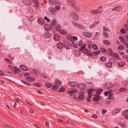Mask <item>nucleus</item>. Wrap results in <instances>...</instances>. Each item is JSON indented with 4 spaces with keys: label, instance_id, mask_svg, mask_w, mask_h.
Returning <instances> with one entry per match:
<instances>
[{
    "label": "nucleus",
    "instance_id": "56",
    "mask_svg": "<svg viewBox=\"0 0 128 128\" xmlns=\"http://www.w3.org/2000/svg\"><path fill=\"white\" fill-rule=\"evenodd\" d=\"M50 4L52 5L54 3V0H48Z\"/></svg>",
    "mask_w": 128,
    "mask_h": 128
},
{
    "label": "nucleus",
    "instance_id": "27",
    "mask_svg": "<svg viewBox=\"0 0 128 128\" xmlns=\"http://www.w3.org/2000/svg\"><path fill=\"white\" fill-rule=\"evenodd\" d=\"M14 73H18L20 72V70L18 69L16 67L14 66Z\"/></svg>",
    "mask_w": 128,
    "mask_h": 128
},
{
    "label": "nucleus",
    "instance_id": "16",
    "mask_svg": "<svg viewBox=\"0 0 128 128\" xmlns=\"http://www.w3.org/2000/svg\"><path fill=\"white\" fill-rule=\"evenodd\" d=\"M38 22L40 24H44V22L42 18H38Z\"/></svg>",
    "mask_w": 128,
    "mask_h": 128
},
{
    "label": "nucleus",
    "instance_id": "44",
    "mask_svg": "<svg viewBox=\"0 0 128 128\" xmlns=\"http://www.w3.org/2000/svg\"><path fill=\"white\" fill-rule=\"evenodd\" d=\"M100 60L104 62L106 60V58L104 56H102L100 57Z\"/></svg>",
    "mask_w": 128,
    "mask_h": 128
},
{
    "label": "nucleus",
    "instance_id": "49",
    "mask_svg": "<svg viewBox=\"0 0 128 128\" xmlns=\"http://www.w3.org/2000/svg\"><path fill=\"white\" fill-rule=\"evenodd\" d=\"M128 110H124L122 112V114L123 116H126V112H128Z\"/></svg>",
    "mask_w": 128,
    "mask_h": 128
},
{
    "label": "nucleus",
    "instance_id": "29",
    "mask_svg": "<svg viewBox=\"0 0 128 128\" xmlns=\"http://www.w3.org/2000/svg\"><path fill=\"white\" fill-rule=\"evenodd\" d=\"M105 65L106 66L109 68H110L112 66V63L111 62L106 63L105 64Z\"/></svg>",
    "mask_w": 128,
    "mask_h": 128
},
{
    "label": "nucleus",
    "instance_id": "52",
    "mask_svg": "<svg viewBox=\"0 0 128 128\" xmlns=\"http://www.w3.org/2000/svg\"><path fill=\"white\" fill-rule=\"evenodd\" d=\"M119 124L121 126H122L123 127L126 128V125L124 124L123 123H122V122H120L119 123Z\"/></svg>",
    "mask_w": 128,
    "mask_h": 128
},
{
    "label": "nucleus",
    "instance_id": "20",
    "mask_svg": "<svg viewBox=\"0 0 128 128\" xmlns=\"http://www.w3.org/2000/svg\"><path fill=\"white\" fill-rule=\"evenodd\" d=\"M55 28L57 31L58 32H60L61 30L60 26L59 24L56 26L55 27Z\"/></svg>",
    "mask_w": 128,
    "mask_h": 128
},
{
    "label": "nucleus",
    "instance_id": "60",
    "mask_svg": "<svg viewBox=\"0 0 128 128\" xmlns=\"http://www.w3.org/2000/svg\"><path fill=\"white\" fill-rule=\"evenodd\" d=\"M102 52H106V49L104 48H102L100 50Z\"/></svg>",
    "mask_w": 128,
    "mask_h": 128
},
{
    "label": "nucleus",
    "instance_id": "23",
    "mask_svg": "<svg viewBox=\"0 0 128 128\" xmlns=\"http://www.w3.org/2000/svg\"><path fill=\"white\" fill-rule=\"evenodd\" d=\"M56 20L55 19H54L51 22V24L52 26H54L56 24Z\"/></svg>",
    "mask_w": 128,
    "mask_h": 128
},
{
    "label": "nucleus",
    "instance_id": "55",
    "mask_svg": "<svg viewBox=\"0 0 128 128\" xmlns=\"http://www.w3.org/2000/svg\"><path fill=\"white\" fill-rule=\"evenodd\" d=\"M55 8L56 9V10H59L60 9V6L59 5H58L55 6Z\"/></svg>",
    "mask_w": 128,
    "mask_h": 128
},
{
    "label": "nucleus",
    "instance_id": "40",
    "mask_svg": "<svg viewBox=\"0 0 128 128\" xmlns=\"http://www.w3.org/2000/svg\"><path fill=\"white\" fill-rule=\"evenodd\" d=\"M103 42L104 43H105L107 45H110V42L107 40H104Z\"/></svg>",
    "mask_w": 128,
    "mask_h": 128
},
{
    "label": "nucleus",
    "instance_id": "33",
    "mask_svg": "<svg viewBox=\"0 0 128 128\" xmlns=\"http://www.w3.org/2000/svg\"><path fill=\"white\" fill-rule=\"evenodd\" d=\"M65 91V88L64 87H62L58 90V91L59 92H63Z\"/></svg>",
    "mask_w": 128,
    "mask_h": 128
},
{
    "label": "nucleus",
    "instance_id": "37",
    "mask_svg": "<svg viewBox=\"0 0 128 128\" xmlns=\"http://www.w3.org/2000/svg\"><path fill=\"white\" fill-rule=\"evenodd\" d=\"M103 34L104 36L106 38H108L109 37V35L106 32H103Z\"/></svg>",
    "mask_w": 128,
    "mask_h": 128
},
{
    "label": "nucleus",
    "instance_id": "51",
    "mask_svg": "<svg viewBox=\"0 0 128 128\" xmlns=\"http://www.w3.org/2000/svg\"><path fill=\"white\" fill-rule=\"evenodd\" d=\"M126 88H120L119 90L120 92H123L125 91V90H126Z\"/></svg>",
    "mask_w": 128,
    "mask_h": 128
},
{
    "label": "nucleus",
    "instance_id": "9",
    "mask_svg": "<svg viewBox=\"0 0 128 128\" xmlns=\"http://www.w3.org/2000/svg\"><path fill=\"white\" fill-rule=\"evenodd\" d=\"M100 23V22L98 21H95L94 23L92 24L90 26V28H92L95 27L96 26Z\"/></svg>",
    "mask_w": 128,
    "mask_h": 128
},
{
    "label": "nucleus",
    "instance_id": "38",
    "mask_svg": "<svg viewBox=\"0 0 128 128\" xmlns=\"http://www.w3.org/2000/svg\"><path fill=\"white\" fill-rule=\"evenodd\" d=\"M46 86L48 88H50L52 86V84L49 82H46L45 83Z\"/></svg>",
    "mask_w": 128,
    "mask_h": 128
},
{
    "label": "nucleus",
    "instance_id": "19",
    "mask_svg": "<svg viewBox=\"0 0 128 128\" xmlns=\"http://www.w3.org/2000/svg\"><path fill=\"white\" fill-rule=\"evenodd\" d=\"M89 90H87L88 93V95H92V92H94L95 90L93 88H90V89H89Z\"/></svg>",
    "mask_w": 128,
    "mask_h": 128
},
{
    "label": "nucleus",
    "instance_id": "53",
    "mask_svg": "<svg viewBox=\"0 0 128 128\" xmlns=\"http://www.w3.org/2000/svg\"><path fill=\"white\" fill-rule=\"evenodd\" d=\"M84 53L86 54L88 53V50H87V48H86L84 50L82 51Z\"/></svg>",
    "mask_w": 128,
    "mask_h": 128
},
{
    "label": "nucleus",
    "instance_id": "63",
    "mask_svg": "<svg viewBox=\"0 0 128 128\" xmlns=\"http://www.w3.org/2000/svg\"><path fill=\"white\" fill-rule=\"evenodd\" d=\"M124 26L127 30H128V25L127 24H125L124 25Z\"/></svg>",
    "mask_w": 128,
    "mask_h": 128
},
{
    "label": "nucleus",
    "instance_id": "32",
    "mask_svg": "<svg viewBox=\"0 0 128 128\" xmlns=\"http://www.w3.org/2000/svg\"><path fill=\"white\" fill-rule=\"evenodd\" d=\"M100 52L99 50L92 52V54H94V56H97L98 55L100 54Z\"/></svg>",
    "mask_w": 128,
    "mask_h": 128
},
{
    "label": "nucleus",
    "instance_id": "50",
    "mask_svg": "<svg viewBox=\"0 0 128 128\" xmlns=\"http://www.w3.org/2000/svg\"><path fill=\"white\" fill-rule=\"evenodd\" d=\"M56 84H61V82L59 80L57 79L55 81Z\"/></svg>",
    "mask_w": 128,
    "mask_h": 128
},
{
    "label": "nucleus",
    "instance_id": "48",
    "mask_svg": "<svg viewBox=\"0 0 128 128\" xmlns=\"http://www.w3.org/2000/svg\"><path fill=\"white\" fill-rule=\"evenodd\" d=\"M126 32V30L123 28L121 29L120 30V32L122 34H125Z\"/></svg>",
    "mask_w": 128,
    "mask_h": 128
},
{
    "label": "nucleus",
    "instance_id": "35",
    "mask_svg": "<svg viewBox=\"0 0 128 128\" xmlns=\"http://www.w3.org/2000/svg\"><path fill=\"white\" fill-rule=\"evenodd\" d=\"M33 84L34 85L38 87H40L42 86V84H39L37 82H35Z\"/></svg>",
    "mask_w": 128,
    "mask_h": 128
},
{
    "label": "nucleus",
    "instance_id": "4",
    "mask_svg": "<svg viewBox=\"0 0 128 128\" xmlns=\"http://www.w3.org/2000/svg\"><path fill=\"white\" fill-rule=\"evenodd\" d=\"M77 14L74 11L72 12L71 14L74 20H76L78 19V16Z\"/></svg>",
    "mask_w": 128,
    "mask_h": 128
},
{
    "label": "nucleus",
    "instance_id": "6",
    "mask_svg": "<svg viewBox=\"0 0 128 128\" xmlns=\"http://www.w3.org/2000/svg\"><path fill=\"white\" fill-rule=\"evenodd\" d=\"M45 30L47 31L50 30L51 29V26L50 25L48 24H45L44 26Z\"/></svg>",
    "mask_w": 128,
    "mask_h": 128
},
{
    "label": "nucleus",
    "instance_id": "58",
    "mask_svg": "<svg viewBox=\"0 0 128 128\" xmlns=\"http://www.w3.org/2000/svg\"><path fill=\"white\" fill-rule=\"evenodd\" d=\"M72 24L74 26H76L77 27L79 25V24L78 23H76L74 22H72Z\"/></svg>",
    "mask_w": 128,
    "mask_h": 128
},
{
    "label": "nucleus",
    "instance_id": "30",
    "mask_svg": "<svg viewBox=\"0 0 128 128\" xmlns=\"http://www.w3.org/2000/svg\"><path fill=\"white\" fill-rule=\"evenodd\" d=\"M105 88L106 89L109 90L110 88H112V86L108 83H107L105 86Z\"/></svg>",
    "mask_w": 128,
    "mask_h": 128
},
{
    "label": "nucleus",
    "instance_id": "12",
    "mask_svg": "<svg viewBox=\"0 0 128 128\" xmlns=\"http://www.w3.org/2000/svg\"><path fill=\"white\" fill-rule=\"evenodd\" d=\"M82 34L86 36V37L89 38H90L91 37L92 35L91 33H90L87 32H82Z\"/></svg>",
    "mask_w": 128,
    "mask_h": 128
},
{
    "label": "nucleus",
    "instance_id": "14",
    "mask_svg": "<svg viewBox=\"0 0 128 128\" xmlns=\"http://www.w3.org/2000/svg\"><path fill=\"white\" fill-rule=\"evenodd\" d=\"M78 92L77 90H74V89L71 90L70 92H69L68 93L70 95V96H73L76 93V92Z\"/></svg>",
    "mask_w": 128,
    "mask_h": 128
},
{
    "label": "nucleus",
    "instance_id": "1",
    "mask_svg": "<svg viewBox=\"0 0 128 128\" xmlns=\"http://www.w3.org/2000/svg\"><path fill=\"white\" fill-rule=\"evenodd\" d=\"M30 74L28 73L24 72V77L26 78H26V80L30 82H33L35 80V79L32 77L29 76Z\"/></svg>",
    "mask_w": 128,
    "mask_h": 128
},
{
    "label": "nucleus",
    "instance_id": "36",
    "mask_svg": "<svg viewBox=\"0 0 128 128\" xmlns=\"http://www.w3.org/2000/svg\"><path fill=\"white\" fill-rule=\"evenodd\" d=\"M93 49L95 50H96L98 49V46L96 44H94L92 46Z\"/></svg>",
    "mask_w": 128,
    "mask_h": 128
},
{
    "label": "nucleus",
    "instance_id": "54",
    "mask_svg": "<svg viewBox=\"0 0 128 128\" xmlns=\"http://www.w3.org/2000/svg\"><path fill=\"white\" fill-rule=\"evenodd\" d=\"M60 2H58L57 0H54V3L53 4H60Z\"/></svg>",
    "mask_w": 128,
    "mask_h": 128
},
{
    "label": "nucleus",
    "instance_id": "26",
    "mask_svg": "<svg viewBox=\"0 0 128 128\" xmlns=\"http://www.w3.org/2000/svg\"><path fill=\"white\" fill-rule=\"evenodd\" d=\"M59 87V86L58 85H55L52 87V89L53 90L55 91Z\"/></svg>",
    "mask_w": 128,
    "mask_h": 128
},
{
    "label": "nucleus",
    "instance_id": "10",
    "mask_svg": "<svg viewBox=\"0 0 128 128\" xmlns=\"http://www.w3.org/2000/svg\"><path fill=\"white\" fill-rule=\"evenodd\" d=\"M84 96L83 94H81L78 96V100L79 101H82L84 99Z\"/></svg>",
    "mask_w": 128,
    "mask_h": 128
},
{
    "label": "nucleus",
    "instance_id": "21",
    "mask_svg": "<svg viewBox=\"0 0 128 128\" xmlns=\"http://www.w3.org/2000/svg\"><path fill=\"white\" fill-rule=\"evenodd\" d=\"M86 44H84L82 45L81 46L80 48L79 49L80 51V52H82L86 48Z\"/></svg>",
    "mask_w": 128,
    "mask_h": 128
},
{
    "label": "nucleus",
    "instance_id": "42",
    "mask_svg": "<svg viewBox=\"0 0 128 128\" xmlns=\"http://www.w3.org/2000/svg\"><path fill=\"white\" fill-rule=\"evenodd\" d=\"M103 90L102 89H100L97 90L96 91V92L98 94V95L100 94L101 92Z\"/></svg>",
    "mask_w": 128,
    "mask_h": 128
},
{
    "label": "nucleus",
    "instance_id": "46",
    "mask_svg": "<svg viewBox=\"0 0 128 128\" xmlns=\"http://www.w3.org/2000/svg\"><path fill=\"white\" fill-rule=\"evenodd\" d=\"M78 27L82 29H84L86 28V27L83 26V25L81 24H79V25L78 26Z\"/></svg>",
    "mask_w": 128,
    "mask_h": 128
},
{
    "label": "nucleus",
    "instance_id": "62",
    "mask_svg": "<svg viewBox=\"0 0 128 128\" xmlns=\"http://www.w3.org/2000/svg\"><path fill=\"white\" fill-rule=\"evenodd\" d=\"M83 42L82 40H80L78 42V45L79 46H81Z\"/></svg>",
    "mask_w": 128,
    "mask_h": 128
},
{
    "label": "nucleus",
    "instance_id": "43",
    "mask_svg": "<svg viewBox=\"0 0 128 128\" xmlns=\"http://www.w3.org/2000/svg\"><path fill=\"white\" fill-rule=\"evenodd\" d=\"M111 54L112 56L113 57H116L117 58L118 57V55L117 54L114 53L113 52H112V53Z\"/></svg>",
    "mask_w": 128,
    "mask_h": 128
},
{
    "label": "nucleus",
    "instance_id": "3",
    "mask_svg": "<svg viewBox=\"0 0 128 128\" xmlns=\"http://www.w3.org/2000/svg\"><path fill=\"white\" fill-rule=\"evenodd\" d=\"M67 1L68 4L70 5L73 7H75L76 2L74 0H66Z\"/></svg>",
    "mask_w": 128,
    "mask_h": 128
},
{
    "label": "nucleus",
    "instance_id": "7",
    "mask_svg": "<svg viewBox=\"0 0 128 128\" xmlns=\"http://www.w3.org/2000/svg\"><path fill=\"white\" fill-rule=\"evenodd\" d=\"M121 109L120 108H116L113 110L112 112V114L113 115H114L116 114L119 113Z\"/></svg>",
    "mask_w": 128,
    "mask_h": 128
},
{
    "label": "nucleus",
    "instance_id": "8",
    "mask_svg": "<svg viewBox=\"0 0 128 128\" xmlns=\"http://www.w3.org/2000/svg\"><path fill=\"white\" fill-rule=\"evenodd\" d=\"M54 40L56 41L59 40L60 39V36L57 34H54Z\"/></svg>",
    "mask_w": 128,
    "mask_h": 128
},
{
    "label": "nucleus",
    "instance_id": "64",
    "mask_svg": "<svg viewBox=\"0 0 128 128\" xmlns=\"http://www.w3.org/2000/svg\"><path fill=\"white\" fill-rule=\"evenodd\" d=\"M12 126L9 125H6L5 126L6 128H11Z\"/></svg>",
    "mask_w": 128,
    "mask_h": 128
},
{
    "label": "nucleus",
    "instance_id": "15",
    "mask_svg": "<svg viewBox=\"0 0 128 128\" xmlns=\"http://www.w3.org/2000/svg\"><path fill=\"white\" fill-rule=\"evenodd\" d=\"M73 54L75 57H77L78 55H80V53L77 50H74L73 52Z\"/></svg>",
    "mask_w": 128,
    "mask_h": 128
},
{
    "label": "nucleus",
    "instance_id": "17",
    "mask_svg": "<svg viewBox=\"0 0 128 128\" xmlns=\"http://www.w3.org/2000/svg\"><path fill=\"white\" fill-rule=\"evenodd\" d=\"M51 36L50 34L48 32H46L44 34V37L46 38H49Z\"/></svg>",
    "mask_w": 128,
    "mask_h": 128
},
{
    "label": "nucleus",
    "instance_id": "47",
    "mask_svg": "<svg viewBox=\"0 0 128 128\" xmlns=\"http://www.w3.org/2000/svg\"><path fill=\"white\" fill-rule=\"evenodd\" d=\"M124 48V46L122 45H120L118 48V50H123Z\"/></svg>",
    "mask_w": 128,
    "mask_h": 128
},
{
    "label": "nucleus",
    "instance_id": "24",
    "mask_svg": "<svg viewBox=\"0 0 128 128\" xmlns=\"http://www.w3.org/2000/svg\"><path fill=\"white\" fill-rule=\"evenodd\" d=\"M67 44L66 43L64 44V48L66 49H71L72 48V47L70 46H68Z\"/></svg>",
    "mask_w": 128,
    "mask_h": 128
},
{
    "label": "nucleus",
    "instance_id": "57",
    "mask_svg": "<svg viewBox=\"0 0 128 128\" xmlns=\"http://www.w3.org/2000/svg\"><path fill=\"white\" fill-rule=\"evenodd\" d=\"M103 30L104 31H106V30H107L109 32L110 31V30H108L107 28H106V27L105 26H103Z\"/></svg>",
    "mask_w": 128,
    "mask_h": 128
},
{
    "label": "nucleus",
    "instance_id": "11",
    "mask_svg": "<svg viewBox=\"0 0 128 128\" xmlns=\"http://www.w3.org/2000/svg\"><path fill=\"white\" fill-rule=\"evenodd\" d=\"M100 98L101 97L99 95H97L95 97L93 98L92 100L94 102H98L99 100V99H100Z\"/></svg>",
    "mask_w": 128,
    "mask_h": 128
},
{
    "label": "nucleus",
    "instance_id": "45",
    "mask_svg": "<svg viewBox=\"0 0 128 128\" xmlns=\"http://www.w3.org/2000/svg\"><path fill=\"white\" fill-rule=\"evenodd\" d=\"M59 32H60V34H67L66 31L63 30H61Z\"/></svg>",
    "mask_w": 128,
    "mask_h": 128
},
{
    "label": "nucleus",
    "instance_id": "41",
    "mask_svg": "<svg viewBox=\"0 0 128 128\" xmlns=\"http://www.w3.org/2000/svg\"><path fill=\"white\" fill-rule=\"evenodd\" d=\"M69 39L70 40H76L77 39V37H76L75 36L72 37V36H70L69 37Z\"/></svg>",
    "mask_w": 128,
    "mask_h": 128
},
{
    "label": "nucleus",
    "instance_id": "31",
    "mask_svg": "<svg viewBox=\"0 0 128 128\" xmlns=\"http://www.w3.org/2000/svg\"><path fill=\"white\" fill-rule=\"evenodd\" d=\"M31 3V0H24V4L26 5H30Z\"/></svg>",
    "mask_w": 128,
    "mask_h": 128
},
{
    "label": "nucleus",
    "instance_id": "5",
    "mask_svg": "<svg viewBox=\"0 0 128 128\" xmlns=\"http://www.w3.org/2000/svg\"><path fill=\"white\" fill-rule=\"evenodd\" d=\"M103 12V10H100L98 9L96 10H92L91 11V12L93 14H96L99 13H102Z\"/></svg>",
    "mask_w": 128,
    "mask_h": 128
},
{
    "label": "nucleus",
    "instance_id": "61",
    "mask_svg": "<svg viewBox=\"0 0 128 128\" xmlns=\"http://www.w3.org/2000/svg\"><path fill=\"white\" fill-rule=\"evenodd\" d=\"M106 112V110L103 109L102 110V114H104Z\"/></svg>",
    "mask_w": 128,
    "mask_h": 128
},
{
    "label": "nucleus",
    "instance_id": "25",
    "mask_svg": "<svg viewBox=\"0 0 128 128\" xmlns=\"http://www.w3.org/2000/svg\"><path fill=\"white\" fill-rule=\"evenodd\" d=\"M33 2L35 4L36 6L38 7L39 5V3L37 0H33Z\"/></svg>",
    "mask_w": 128,
    "mask_h": 128
},
{
    "label": "nucleus",
    "instance_id": "13",
    "mask_svg": "<svg viewBox=\"0 0 128 128\" xmlns=\"http://www.w3.org/2000/svg\"><path fill=\"white\" fill-rule=\"evenodd\" d=\"M122 8L120 6H118L112 9V10L114 11H120L122 9Z\"/></svg>",
    "mask_w": 128,
    "mask_h": 128
},
{
    "label": "nucleus",
    "instance_id": "39",
    "mask_svg": "<svg viewBox=\"0 0 128 128\" xmlns=\"http://www.w3.org/2000/svg\"><path fill=\"white\" fill-rule=\"evenodd\" d=\"M119 40L122 42L124 43L125 42L126 40H125L122 36H119Z\"/></svg>",
    "mask_w": 128,
    "mask_h": 128
},
{
    "label": "nucleus",
    "instance_id": "22",
    "mask_svg": "<svg viewBox=\"0 0 128 128\" xmlns=\"http://www.w3.org/2000/svg\"><path fill=\"white\" fill-rule=\"evenodd\" d=\"M64 46L63 44L61 42H59L57 44V47L58 48L61 49Z\"/></svg>",
    "mask_w": 128,
    "mask_h": 128
},
{
    "label": "nucleus",
    "instance_id": "28",
    "mask_svg": "<svg viewBox=\"0 0 128 128\" xmlns=\"http://www.w3.org/2000/svg\"><path fill=\"white\" fill-rule=\"evenodd\" d=\"M39 70L37 69H33L32 70V72L34 74H38L39 72Z\"/></svg>",
    "mask_w": 128,
    "mask_h": 128
},
{
    "label": "nucleus",
    "instance_id": "59",
    "mask_svg": "<svg viewBox=\"0 0 128 128\" xmlns=\"http://www.w3.org/2000/svg\"><path fill=\"white\" fill-rule=\"evenodd\" d=\"M109 96L108 97L109 98H108V99H111V98H111L112 96L113 95V93H110V94H109Z\"/></svg>",
    "mask_w": 128,
    "mask_h": 128
},
{
    "label": "nucleus",
    "instance_id": "2",
    "mask_svg": "<svg viewBox=\"0 0 128 128\" xmlns=\"http://www.w3.org/2000/svg\"><path fill=\"white\" fill-rule=\"evenodd\" d=\"M49 11L52 14L55 15L57 13L56 10L54 8L50 7L49 8Z\"/></svg>",
    "mask_w": 128,
    "mask_h": 128
},
{
    "label": "nucleus",
    "instance_id": "18",
    "mask_svg": "<svg viewBox=\"0 0 128 128\" xmlns=\"http://www.w3.org/2000/svg\"><path fill=\"white\" fill-rule=\"evenodd\" d=\"M69 85L72 87H74L78 86V84L77 83L74 82H71L69 83Z\"/></svg>",
    "mask_w": 128,
    "mask_h": 128
},
{
    "label": "nucleus",
    "instance_id": "34",
    "mask_svg": "<svg viewBox=\"0 0 128 128\" xmlns=\"http://www.w3.org/2000/svg\"><path fill=\"white\" fill-rule=\"evenodd\" d=\"M125 64V63L122 62H120L118 64V66L120 67L123 66Z\"/></svg>",
    "mask_w": 128,
    "mask_h": 128
}]
</instances>
